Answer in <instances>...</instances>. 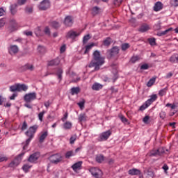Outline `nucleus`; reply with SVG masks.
I'll list each match as a JSON object with an SVG mask.
<instances>
[{
    "label": "nucleus",
    "mask_w": 178,
    "mask_h": 178,
    "mask_svg": "<svg viewBox=\"0 0 178 178\" xmlns=\"http://www.w3.org/2000/svg\"><path fill=\"white\" fill-rule=\"evenodd\" d=\"M92 55L93 59L90 62L89 67H95V70H98L99 67L105 63V58L101 56V52L98 50H95Z\"/></svg>",
    "instance_id": "1"
},
{
    "label": "nucleus",
    "mask_w": 178,
    "mask_h": 178,
    "mask_svg": "<svg viewBox=\"0 0 178 178\" xmlns=\"http://www.w3.org/2000/svg\"><path fill=\"white\" fill-rule=\"evenodd\" d=\"M38 129V125H33L30 127L29 130L25 132V135L29 137V138L26 140L25 143H23V149H26V147L29 144H30V141L33 140L34 138V134H35L37 130Z\"/></svg>",
    "instance_id": "2"
},
{
    "label": "nucleus",
    "mask_w": 178,
    "mask_h": 178,
    "mask_svg": "<svg viewBox=\"0 0 178 178\" xmlns=\"http://www.w3.org/2000/svg\"><path fill=\"white\" fill-rule=\"evenodd\" d=\"M23 156H24V152L19 154L13 161H11L8 165L9 168H17V166L20 165Z\"/></svg>",
    "instance_id": "3"
},
{
    "label": "nucleus",
    "mask_w": 178,
    "mask_h": 178,
    "mask_svg": "<svg viewBox=\"0 0 178 178\" xmlns=\"http://www.w3.org/2000/svg\"><path fill=\"white\" fill-rule=\"evenodd\" d=\"M49 160L51 163L58 165V163L62 162L63 161L62 155L59 154H53L49 157Z\"/></svg>",
    "instance_id": "4"
},
{
    "label": "nucleus",
    "mask_w": 178,
    "mask_h": 178,
    "mask_svg": "<svg viewBox=\"0 0 178 178\" xmlns=\"http://www.w3.org/2000/svg\"><path fill=\"white\" fill-rule=\"evenodd\" d=\"M34 99H37V93L35 92L27 93L24 96V100L26 103H30Z\"/></svg>",
    "instance_id": "5"
},
{
    "label": "nucleus",
    "mask_w": 178,
    "mask_h": 178,
    "mask_svg": "<svg viewBox=\"0 0 178 178\" xmlns=\"http://www.w3.org/2000/svg\"><path fill=\"white\" fill-rule=\"evenodd\" d=\"M90 172L95 178H102V171L98 168H91Z\"/></svg>",
    "instance_id": "6"
},
{
    "label": "nucleus",
    "mask_w": 178,
    "mask_h": 178,
    "mask_svg": "<svg viewBox=\"0 0 178 178\" xmlns=\"http://www.w3.org/2000/svg\"><path fill=\"white\" fill-rule=\"evenodd\" d=\"M111 134L112 131H111V130L102 132L99 136V141H106V140H108L109 137H111Z\"/></svg>",
    "instance_id": "7"
},
{
    "label": "nucleus",
    "mask_w": 178,
    "mask_h": 178,
    "mask_svg": "<svg viewBox=\"0 0 178 178\" xmlns=\"http://www.w3.org/2000/svg\"><path fill=\"white\" fill-rule=\"evenodd\" d=\"M51 6L49 0H43L38 6L40 10H47Z\"/></svg>",
    "instance_id": "8"
},
{
    "label": "nucleus",
    "mask_w": 178,
    "mask_h": 178,
    "mask_svg": "<svg viewBox=\"0 0 178 178\" xmlns=\"http://www.w3.org/2000/svg\"><path fill=\"white\" fill-rule=\"evenodd\" d=\"M81 33L74 31L73 30H70L68 31L65 35L66 38H71V40H74L76 37H79Z\"/></svg>",
    "instance_id": "9"
},
{
    "label": "nucleus",
    "mask_w": 178,
    "mask_h": 178,
    "mask_svg": "<svg viewBox=\"0 0 178 178\" xmlns=\"http://www.w3.org/2000/svg\"><path fill=\"white\" fill-rule=\"evenodd\" d=\"M38 158H40V153H33L29 157L28 162H30L31 163H35V162L38 161Z\"/></svg>",
    "instance_id": "10"
},
{
    "label": "nucleus",
    "mask_w": 178,
    "mask_h": 178,
    "mask_svg": "<svg viewBox=\"0 0 178 178\" xmlns=\"http://www.w3.org/2000/svg\"><path fill=\"white\" fill-rule=\"evenodd\" d=\"M64 24L66 27H72L73 26V18L72 16H67L64 19Z\"/></svg>",
    "instance_id": "11"
},
{
    "label": "nucleus",
    "mask_w": 178,
    "mask_h": 178,
    "mask_svg": "<svg viewBox=\"0 0 178 178\" xmlns=\"http://www.w3.org/2000/svg\"><path fill=\"white\" fill-rule=\"evenodd\" d=\"M10 26L9 27V30L11 33L13 31H16V30H17V23L16 22V19H10Z\"/></svg>",
    "instance_id": "12"
},
{
    "label": "nucleus",
    "mask_w": 178,
    "mask_h": 178,
    "mask_svg": "<svg viewBox=\"0 0 178 178\" xmlns=\"http://www.w3.org/2000/svg\"><path fill=\"white\" fill-rule=\"evenodd\" d=\"M8 52L10 55H16L19 52V47L17 45H10L8 48Z\"/></svg>",
    "instance_id": "13"
},
{
    "label": "nucleus",
    "mask_w": 178,
    "mask_h": 178,
    "mask_svg": "<svg viewBox=\"0 0 178 178\" xmlns=\"http://www.w3.org/2000/svg\"><path fill=\"white\" fill-rule=\"evenodd\" d=\"M163 8V4H162V2L157 1L156 3H155L153 7V9L154 12H159V10H162Z\"/></svg>",
    "instance_id": "14"
},
{
    "label": "nucleus",
    "mask_w": 178,
    "mask_h": 178,
    "mask_svg": "<svg viewBox=\"0 0 178 178\" xmlns=\"http://www.w3.org/2000/svg\"><path fill=\"white\" fill-rule=\"evenodd\" d=\"M81 165H83V161H78L72 165V168L74 172H77V170H80V169H81Z\"/></svg>",
    "instance_id": "15"
},
{
    "label": "nucleus",
    "mask_w": 178,
    "mask_h": 178,
    "mask_svg": "<svg viewBox=\"0 0 178 178\" xmlns=\"http://www.w3.org/2000/svg\"><path fill=\"white\" fill-rule=\"evenodd\" d=\"M129 175L131 176H137L138 175H141V171L137 168H133L128 171Z\"/></svg>",
    "instance_id": "16"
},
{
    "label": "nucleus",
    "mask_w": 178,
    "mask_h": 178,
    "mask_svg": "<svg viewBox=\"0 0 178 178\" xmlns=\"http://www.w3.org/2000/svg\"><path fill=\"white\" fill-rule=\"evenodd\" d=\"M47 137H48V131L41 132L39 137V142L40 143H42L45 140V138H47Z\"/></svg>",
    "instance_id": "17"
},
{
    "label": "nucleus",
    "mask_w": 178,
    "mask_h": 178,
    "mask_svg": "<svg viewBox=\"0 0 178 178\" xmlns=\"http://www.w3.org/2000/svg\"><path fill=\"white\" fill-rule=\"evenodd\" d=\"M149 25L147 24H142L139 29L138 31H140V33H145L147 31H148V30H149Z\"/></svg>",
    "instance_id": "18"
},
{
    "label": "nucleus",
    "mask_w": 178,
    "mask_h": 178,
    "mask_svg": "<svg viewBox=\"0 0 178 178\" xmlns=\"http://www.w3.org/2000/svg\"><path fill=\"white\" fill-rule=\"evenodd\" d=\"M17 87H18V92H20L22 91H27L29 90V86H27L26 84H20L17 83Z\"/></svg>",
    "instance_id": "19"
},
{
    "label": "nucleus",
    "mask_w": 178,
    "mask_h": 178,
    "mask_svg": "<svg viewBox=\"0 0 178 178\" xmlns=\"http://www.w3.org/2000/svg\"><path fill=\"white\" fill-rule=\"evenodd\" d=\"M31 168H33V165H30L29 163H25L23 165L22 169L24 172V173H29Z\"/></svg>",
    "instance_id": "20"
},
{
    "label": "nucleus",
    "mask_w": 178,
    "mask_h": 178,
    "mask_svg": "<svg viewBox=\"0 0 178 178\" xmlns=\"http://www.w3.org/2000/svg\"><path fill=\"white\" fill-rule=\"evenodd\" d=\"M157 99L158 96L156 95H152V96H150V98L147 100V105H151V104H152V102H154V101H156Z\"/></svg>",
    "instance_id": "21"
},
{
    "label": "nucleus",
    "mask_w": 178,
    "mask_h": 178,
    "mask_svg": "<svg viewBox=\"0 0 178 178\" xmlns=\"http://www.w3.org/2000/svg\"><path fill=\"white\" fill-rule=\"evenodd\" d=\"M160 151H161V149H153L149 152V156H158L161 155Z\"/></svg>",
    "instance_id": "22"
},
{
    "label": "nucleus",
    "mask_w": 178,
    "mask_h": 178,
    "mask_svg": "<svg viewBox=\"0 0 178 178\" xmlns=\"http://www.w3.org/2000/svg\"><path fill=\"white\" fill-rule=\"evenodd\" d=\"M17 5L16 3L10 6V12L11 14L15 15L17 13Z\"/></svg>",
    "instance_id": "23"
},
{
    "label": "nucleus",
    "mask_w": 178,
    "mask_h": 178,
    "mask_svg": "<svg viewBox=\"0 0 178 178\" xmlns=\"http://www.w3.org/2000/svg\"><path fill=\"white\" fill-rule=\"evenodd\" d=\"M60 63L59 58H56L49 62L48 66H58Z\"/></svg>",
    "instance_id": "24"
},
{
    "label": "nucleus",
    "mask_w": 178,
    "mask_h": 178,
    "mask_svg": "<svg viewBox=\"0 0 178 178\" xmlns=\"http://www.w3.org/2000/svg\"><path fill=\"white\" fill-rule=\"evenodd\" d=\"M119 54V47H114L111 49L110 55L111 56H115V55H118Z\"/></svg>",
    "instance_id": "25"
},
{
    "label": "nucleus",
    "mask_w": 178,
    "mask_h": 178,
    "mask_svg": "<svg viewBox=\"0 0 178 178\" xmlns=\"http://www.w3.org/2000/svg\"><path fill=\"white\" fill-rule=\"evenodd\" d=\"M22 69L23 70H30L31 72H33V70H34V65L28 63L23 66Z\"/></svg>",
    "instance_id": "26"
},
{
    "label": "nucleus",
    "mask_w": 178,
    "mask_h": 178,
    "mask_svg": "<svg viewBox=\"0 0 178 178\" xmlns=\"http://www.w3.org/2000/svg\"><path fill=\"white\" fill-rule=\"evenodd\" d=\"M103 86L101 85V83H95L92 85V90H94L95 91H98L99 90H102Z\"/></svg>",
    "instance_id": "27"
},
{
    "label": "nucleus",
    "mask_w": 178,
    "mask_h": 178,
    "mask_svg": "<svg viewBox=\"0 0 178 178\" xmlns=\"http://www.w3.org/2000/svg\"><path fill=\"white\" fill-rule=\"evenodd\" d=\"M33 10H34V8H33V6H27L24 8V12L27 15H31V13H33Z\"/></svg>",
    "instance_id": "28"
},
{
    "label": "nucleus",
    "mask_w": 178,
    "mask_h": 178,
    "mask_svg": "<svg viewBox=\"0 0 178 178\" xmlns=\"http://www.w3.org/2000/svg\"><path fill=\"white\" fill-rule=\"evenodd\" d=\"M171 63H178V54H174L170 58Z\"/></svg>",
    "instance_id": "29"
},
{
    "label": "nucleus",
    "mask_w": 178,
    "mask_h": 178,
    "mask_svg": "<svg viewBox=\"0 0 178 178\" xmlns=\"http://www.w3.org/2000/svg\"><path fill=\"white\" fill-rule=\"evenodd\" d=\"M172 30H173V28H169L168 29H166L165 31L161 33H158L157 35H159V37H162V35H166V34H168L169 31H172Z\"/></svg>",
    "instance_id": "30"
},
{
    "label": "nucleus",
    "mask_w": 178,
    "mask_h": 178,
    "mask_svg": "<svg viewBox=\"0 0 178 178\" xmlns=\"http://www.w3.org/2000/svg\"><path fill=\"white\" fill-rule=\"evenodd\" d=\"M100 11H101L100 8L95 6L92 9V14L94 15V16H95V15H98V13H99Z\"/></svg>",
    "instance_id": "31"
},
{
    "label": "nucleus",
    "mask_w": 178,
    "mask_h": 178,
    "mask_svg": "<svg viewBox=\"0 0 178 178\" xmlns=\"http://www.w3.org/2000/svg\"><path fill=\"white\" fill-rule=\"evenodd\" d=\"M140 59V56H134L130 59L131 63H136V62H138V60Z\"/></svg>",
    "instance_id": "32"
},
{
    "label": "nucleus",
    "mask_w": 178,
    "mask_h": 178,
    "mask_svg": "<svg viewBox=\"0 0 178 178\" xmlns=\"http://www.w3.org/2000/svg\"><path fill=\"white\" fill-rule=\"evenodd\" d=\"M51 27H53V29H59V27H60V24L56 21H53L51 23Z\"/></svg>",
    "instance_id": "33"
},
{
    "label": "nucleus",
    "mask_w": 178,
    "mask_h": 178,
    "mask_svg": "<svg viewBox=\"0 0 178 178\" xmlns=\"http://www.w3.org/2000/svg\"><path fill=\"white\" fill-rule=\"evenodd\" d=\"M104 160L105 157H104L103 155L99 154L96 156V161H97L98 163H102L103 161Z\"/></svg>",
    "instance_id": "34"
},
{
    "label": "nucleus",
    "mask_w": 178,
    "mask_h": 178,
    "mask_svg": "<svg viewBox=\"0 0 178 178\" xmlns=\"http://www.w3.org/2000/svg\"><path fill=\"white\" fill-rule=\"evenodd\" d=\"M168 92V87L164 88L163 89H161L159 92V95L160 97H163V95H166V92Z\"/></svg>",
    "instance_id": "35"
},
{
    "label": "nucleus",
    "mask_w": 178,
    "mask_h": 178,
    "mask_svg": "<svg viewBox=\"0 0 178 178\" xmlns=\"http://www.w3.org/2000/svg\"><path fill=\"white\" fill-rule=\"evenodd\" d=\"M78 120L79 122H86L87 120V115L85 113L80 114Z\"/></svg>",
    "instance_id": "36"
},
{
    "label": "nucleus",
    "mask_w": 178,
    "mask_h": 178,
    "mask_svg": "<svg viewBox=\"0 0 178 178\" xmlns=\"http://www.w3.org/2000/svg\"><path fill=\"white\" fill-rule=\"evenodd\" d=\"M72 122H66L65 123H64L63 124V128L65 129V130H70V129H72Z\"/></svg>",
    "instance_id": "37"
},
{
    "label": "nucleus",
    "mask_w": 178,
    "mask_h": 178,
    "mask_svg": "<svg viewBox=\"0 0 178 178\" xmlns=\"http://www.w3.org/2000/svg\"><path fill=\"white\" fill-rule=\"evenodd\" d=\"M79 92H80V88H79V87L72 88L71 89L72 95H74L75 94H79Z\"/></svg>",
    "instance_id": "38"
},
{
    "label": "nucleus",
    "mask_w": 178,
    "mask_h": 178,
    "mask_svg": "<svg viewBox=\"0 0 178 178\" xmlns=\"http://www.w3.org/2000/svg\"><path fill=\"white\" fill-rule=\"evenodd\" d=\"M92 47H95V44L91 43L90 44L87 45L86 47V50H85L84 54H88V52H90V50L92 48Z\"/></svg>",
    "instance_id": "39"
},
{
    "label": "nucleus",
    "mask_w": 178,
    "mask_h": 178,
    "mask_svg": "<svg viewBox=\"0 0 178 178\" xmlns=\"http://www.w3.org/2000/svg\"><path fill=\"white\" fill-rule=\"evenodd\" d=\"M74 155H76V153H74V152L73 151H68L66 152L65 154V158L67 159H69V158H70V156H74Z\"/></svg>",
    "instance_id": "40"
},
{
    "label": "nucleus",
    "mask_w": 178,
    "mask_h": 178,
    "mask_svg": "<svg viewBox=\"0 0 178 178\" xmlns=\"http://www.w3.org/2000/svg\"><path fill=\"white\" fill-rule=\"evenodd\" d=\"M10 91L11 92H16V91L18 92L17 83L10 86Z\"/></svg>",
    "instance_id": "41"
},
{
    "label": "nucleus",
    "mask_w": 178,
    "mask_h": 178,
    "mask_svg": "<svg viewBox=\"0 0 178 178\" xmlns=\"http://www.w3.org/2000/svg\"><path fill=\"white\" fill-rule=\"evenodd\" d=\"M170 4L172 8H177L178 6V0H170Z\"/></svg>",
    "instance_id": "42"
},
{
    "label": "nucleus",
    "mask_w": 178,
    "mask_h": 178,
    "mask_svg": "<svg viewBox=\"0 0 178 178\" xmlns=\"http://www.w3.org/2000/svg\"><path fill=\"white\" fill-rule=\"evenodd\" d=\"M155 78H152L151 79H149V81L147 83V87H152V86H154V83H155Z\"/></svg>",
    "instance_id": "43"
},
{
    "label": "nucleus",
    "mask_w": 178,
    "mask_h": 178,
    "mask_svg": "<svg viewBox=\"0 0 178 178\" xmlns=\"http://www.w3.org/2000/svg\"><path fill=\"white\" fill-rule=\"evenodd\" d=\"M27 2V0H17V5L18 6H22L23 5H26V3Z\"/></svg>",
    "instance_id": "44"
},
{
    "label": "nucleus",
    "mask_w": 178,
    "mask_h": 178,
    "mask_svg": "<svg viewBox=\"0 0 178 178\" xmlns=\"http://www.w3.org/2000/svg\"><path fill=\"white\" fill-rule=\"evenodd\" d=\"M76 140H77V135L75 134V135L70 137V144H74V142L76 141Z\"/></svg>",
    "instance_id": "45"
},
{
    "label": "nucleus",
    "mask_w": 178,
    "mask_h": 178,
    "mask_svg": "<svg viewBox=\"0 0 178 178\" xmlns=\"http://www.w3.org/2000/svg\"><path fill=\"white\" fill-rule=\"evenodd\" d=\"M104 45H105V47H109L111 45V38H107L104 40Z\"/></svg>",
    "instance_id": "46"
},
{
    "label": "nucleus",
    "mask_w": 178,
    "mask_h": 178,
    "mask_svg": "<svg viewBox=\"0 0 178 178\" xmlns=\"http://www.w3.org/2000/svg\"><path fill=\"white\" fill-rule=\"evenodd\" d=\"M84 104H86V101L84 99H82L81 102L77 103V105L81 109H84Z\"/></svg>",
    "instance_id": "47"
},
{
    "label": "nucleus",
    "mask_w": 178,
    "mask_h": 178,
    "mask_svg": "<svg viewBox=\"0 0 178 178\" xmlns=\"http://www.w3.org/2000/svg\"><path fill=\"white\" fill-rule=\"evenodd\" d=\"M63 73V70H62V69H58V72H57V76L60 80V81H62V74Z\"/></svg>",
    "instance_id": "48"
},
{
    "label": "nucleus",
    "mask_w": 178,
    "mask_h": 178,
    "mask_svg": "<svg viewBox=\"0 0 178 178\" xmlns=\"http://www.w3.org/2000/svg\"><path fill=\"white\" fill-rule=\"evenodd\" d=\"M121 48L123 51H126V49H129V48H130V44H129V43L122 44Z\"/></svg>",
    "instance_id": "49"
},
{
    "label": "nucleus",
    "mask_w": 178,
    "mask_h": 178,
    "mask_svg": "<svg viewBox=\"0 0 178 178\" xmlns=\"http://www.w3.org/2000/svg\"><path fill=\"white\" fill-rule=\"evenodd\" d=\"M38 51L40 54H45V48L44 47V46H38Z\"/></svg>",
    "instance_id": "50"
},
{
    "label": "nucleus",
    "mask_w": 178,
    "mask_h": 178,
    "mask_svg": "<svg viewBox=\"0 0 178 178\" xmlns=\"http://www.w3.org/2000/svg\"><path fill=\"white\" fill-rule=\"evenodd\" d=\"M44 115H45V111H42L38 114V119L40 120V122H42L43 120V118H44Z\"/></svg>",
    "instance_id": "51"
},
{
    "label": "nucleus",
    "mask_w": 178,
    "mask_h": 178,
    "mask_svg": "<svg viewBox=\"0 0 178 178\" xmlns=\"http://www.w3.org/2000/svg\"><path fill=\"white\" fill-rule=\"evenodd\" d=\"M119 118L122 122V123H127V122H129V120L123 115H120Z\"/></svg>",
    "instance_id": "52"
},
{
    "label": "nucleus",
    "mask_w": 178,
    "mask_h": 178,
    "mask_svg": "<svg viewBox=\"0 0 178 178\" xmlns=\"http://www.w3.org/2000/svg\"><path fill=\"white\" fill-rule=\"evenodd\" d=\"M148 41L150 44V45L154 46V45H156V42L155 38H149Z\"/></svg>",
    "instance_id": "53"
},
{
    "label": "nucleus",
    "mask_w": 178,
    "mask_h": 178,
    "mask_svg": "<svg viewBox=\"0 0 178 178\" xmlns=\"http://www.w3.org/2000/svg\"><path fill=\"white\" fill-rule=\"evenodd\" d=\"M6 161H8V157L3 154H0V162H6Z\"/></svg>",
    "instance_id": "54"
},
{
    "label": "nucleus",
    "mask_w": 178,
    "mask_h": 178,
    "mask_svg": "<svg viewBox=\"0 0 178 178\" xmlns=\"http://www.w3.org/2000/svg\"><path fill=\"white\" fill-rule=\"evenodd\" d=\"M27 127H28V125H27V122L26 121H24L22 124V126L21 127V130L22 131H24V130H26L27 129Z\"/></svg>",
    "instance_id": "55"
},
{
    "label": "nucleus",
    "mask_w": 178,
    "mask_h": 178,
    "mask_svg": "<svg viewBox=\"0 0 178 178\" xmlns=\"http://www.w3.org/2000/svg\"><path fill=\"white\" fill-rule=\"evenodd\" d=\"M6 23V19L5 18H2L0 19V29H2L3 26H5V24Z\"/></svg>",
    "instance_id": "56"
},
{
    "label": "nucleus",
    "mask_w": 178,
    "mask_h": 178,
    "mask_svg": "<svg viewBox=\"0 0 178 178\" xmlns=\"http://www.w3.org/2000/svg\"><path fill=\"white\" fill-rule=\"evenodd\" d=\"M123 0H114V5L115 6H120Z\"/></svg>",
    "instance_id": "57"
},
{
    "label": "nucleus",
    "mask_w": 178,
    "mask_h": 178,
    "mask_svg": "<svg viewBox=\"0 0 178 178\" xmlns=\"http://www.w3.org/2000/svg\"><path fill=\"white\" fill-rule=\"evenodd\" d=\"M159 116L161 118V119H165V118H166V112L165 111H161Z\"/></svg>",
    "instance_id": "58"
},
{
    "label": "nucleus",
    "mask_w": 178,
    "mask_h": 178,
    "mask_svg": "<svg viewBox=\"0 0 178 178\" xmlns=\"http://www.w3.org/2000/svg\"><path fill=\"white\" fill-rule=\"evenodd\" d=\"M90 35H86L83 37V44H86L87 42V41H88V40H90Z\"/></svg>",
    "instance_id": "59"
},
{
    "label": "nucleus",
    "mask_w": 178,
    "mask_h": 178,
    "mask_svg": "<svg viewBox=\"0 0 178 178\" xmlns=\"http://www.w3.org/2000/svg\"><path fill=\"white\" fill-rule=\"evenodd\" d=\"M44 33L45 34H47V35H51V31L49 30V28L48 26L45 27Z\"/></svg>",
    "instance_id": "60"
},
{
    "label": "nucleus",
    "mask_w": 178,
    "mask_h": 178,
    "mask_svg": "<svg viewBox=\"0 0 178 178\" xmlns=\"http://www.w3.org/2000/svg\"><path fill=\"white\" fill-rule=\"evenodd\" d=\"M148 67H149L148 64H143V65H141L140 69L142 70H147V69H148Z\"/></svg>",
    "instance_id": "61"
},
{
    "label": "nucleus",
    "mask_w": 178,
    "mask_h": 178,
    "mask_svg": "<svg viewBox=\"0 0 178 178\" xmlns=\"http://www.w3.org/2000/svg\"><path fill=\"white\" fill-rule=\"evenodd\" d=\"M65 51H66V44H63L60 48V54H63V52H65Z\"/></svg>",
    "instance_id": "62"
},
{
    "label": "nucleus",
    "mask_w": 178,
    "mask_h": 178,
    "mask_svg": "<svg viewBox=\"0 0 178 178\" xmlns=\"http://www.w3.org/2000/svg\"><path fill=\"white\" fill-rule=\"evenodd\" d=\"M148 106H147V102H145V105H142L140 107V111H144L145 109H147V108H148Z\"/></svg>",
    "instance_id": "63"
},
{
    "label": "nucleus",
    "mask_w": 178,
    "mask_h": 178,
    "mask_svg": "<svg viewBox=\"0 0 178 178\" xmlns=\"http://www.w3.org/2000/svg\"><path fill=\"white\" fill-rule=\"evenodd\" d=\"M165 106H167V107H171V109H175V108H176V105H175V104H170V103H168L166 105H165Z\"/></svg>",
    "instance_id": "64"
}]
</instances>
